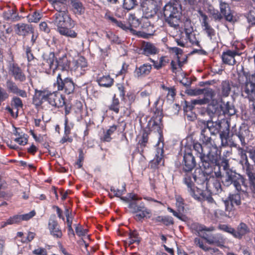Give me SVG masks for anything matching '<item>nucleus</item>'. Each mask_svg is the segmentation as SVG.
Masks as SVG:
<instances>
[{"instance_id": "obj_1", "label": "nucleus", "mask_w": 255, "mask_h": 255, "mask_svg": "<svg viewBox=\"0 0 255 255\" xmlns=\"http://www.w3.org/2000/svg\"><path fill=\"white\" fill-rule=\"evenodd\" d=\"M51 23L56 26L57 31L61 34L71 38H76L77 33L73 30L66 27L68 24L69 27H73L75 22L71 19L68 11H62L55 13L51 18Z\"/></svg>"}, {"instance_id": "obj_2", "label": "nucleus", "mask_w": 255, "mask_h": 255, "mask_svg": "<svg viewBox=\"0 0 255 255\" xmlns=\"http://www.w3.org/2000/svg\"><path fill=\"white\" fill-rule=\"evenodd\" d=\"M201 139L204 145L215 144L210 135H216L221 129V122L219 120L213 122L212 119L200 121Z\"/></svg>"}, {"instance_id": "obj_3", "label": "nucleus", "mask_w": 255, "mask_h": 255, "mask_svg": "<svg viewBox=\"0 0 255 255\" xmlns=\"http://www.w3.org/2000/svg\"><path fill=\"white\" fill-rule=\"evenodd\" d=\"M181 8L177 2H169L163 7V13L165 21L175 29L179 28L181 16Z\"/></svg>"}, {"instance_id": "obj_4", "label": "nucleus", "mask_w": 255, "mask_h": 255, "mask_svg": "<svg viewBox=\"0 0 255 255\" xmlns=\"http://www.w3.org/2000/svg\"><path fill=\"white\" fill-rule=\"evenodd\" d=\"M42 65L46 71L52 70L54 72L58 68L62 71L67 70L69 68V63L66 55L56 59L54 53L50 52L43 55Z\"/></svg>"}, {"instance_id": "obj_5", "label": "nucleus", "mask_w": 255, "mask_h": 255, "mask_svg": "<svg viewBox=\"0 0 255 255\" xmlns=\"http://www.w3.org/2000/svg\"><path fill=\"white\" fill-rule=\"evenodd\" d=\"M209 148L207 154L204 153L199 157L200 159L201 165L206 173L209 174L212 172L214 166L217 164L220 158V153H218V149L216 144L205 145Z\"/></svg>"}, {"instance_id": "obj_6", "label": "nucleus", "mask_w": 255, "mask_h": 255, "mask_svg": "<svg viewBox=\"0 0 255 255\" xmlns=\"http://www.w3.org/2000/svg\"><path fill=\"white\" fill-rule=\"evenodd\" d=\"M216 176L218 177L221 176V173H217ZM222 182L224 185L229 186L231 184H233L238 191L241 190V184H243L245 182V179L241 175L232 170H227L222 176Z\"/></svg>"}, {"instance_id": "obj_7", "label": "nucleus", "mask_w": 255, "mask_h": 255, "mask_svg": "<svg viewBox=\"0 0 255 255\" xmlns=\"http://www.w3.org/2000/svg\"><path fill=\"white\" fill-rule=\"evenodd\" d=\"M143 16L141 20L153 18L157 14L158 6L157 2L154 0H144L141 4Z\"/></svg>"}, {"instance_id": "obj_8", "label": "nucleus", "mask_w": 255, "mask_h": 255, "mask_svg": "<svg viewBox=\"0 0 255 255\" xmlns=\"http://www.w3.org/2000/svg\"><path fill=\"white\" fill-rule=\"evenodd\" d=\"M54 86H57L58 91H64L68 95L73 93L75 90V84L72 79L68 77L62 79L60 74L57 75Z\"/></svg>"}, {"instance_id": "obj_9", "label": "nucleus", "mask_w": 255, "mask_h": 255, "mask_svg": "<svg viewBox=\"0 0 255 255\" xmlns=\"http://www.w3.org/2000/svg\"><path fill=\"white\" fill-rule=\"evenodd\" d=\"M9 74L14 79L19 82H24L26 80V76L23 70L19 65L12 61L9 62L8 65Z\"/></svg>"}, {"instance_id": "obj_10", "label": "nucleus", "mask_w": 255, "mask_h": 255, "mask_svg": "<svg viewBox=\"0 0 255 255\" xmlns=\"http://www.w3.org/2000/svg\"><path fill=\"white\" fill-rule=\"evenodd\" d=\"M44 94H45L44 101H47L52 106L60 107L65 104L64 98L62 96L58 97L56 92L44 90Z\"/></svg>"}, {"instance_id": "obj_11", "label": "nucleus", "mask_w": 255, "mask_h": 255, "mask_svg": "<svg viewBox=\"0 0 255 255\" xmlns=\"http://www.w3.org/2000/svg\"><path fill=\"white\" fill-rule=\"evenodd\" d=\"M128 20V25L130 28H129V31L132 33H134L135 31L133 28H137L140 27H143V28H146L151 25L150 22L146 21V20H144V22L142 20V22L145 23V24H143V25H141V21H140L139 19L137 18L135 14L133 13H130L129 14Z\"/></svg>"}, {"instance_id": "obj_12", "label": "nucleus", "mask_w": 255, "mask_h": 255, "mask_svg": "<svg viewBox=\"0 0 255 255\" xmlns=\"http://www.w3.org/2000/svg\"><path fill=\"white\" fill-rule=\"evenodd\" d=\"M48 229L50 234L54 238H61L62 232L60 228L55 215L50 217L48 222Z\"/></svg>"}, {"instance_id": "obj_13", "label": "nucleus", "mask_w": 255, "mask_h": 255, "mask_svg": "<svg viewBox=\"0 0 255 255\" xmlns=\"http://www.w3.org/2000/svg\"><path fill=\"white\" fill-rule=\"evenodd\" d=\"M159 140L157 145L160 146V141L161 142V147H159L157 148L156 153L155 154V156L154 158L150 162L151 166L152 168H156L157 165L160 164L161 163L163 164L162 162L163 160V143L162 140V136L161 134V133H159Z\"/></svg>"}, {"instance_id": "obj_14", "label": "nucleus", "mask_w": 255, "mask_h": 255, "mask_svg": "<svg viewBox=\"0 0 255 255\" xmlns=\"http://www.w3.org/2000/svg\"><path fill=\"white\" fill-rule=\"evenodd\" d=\"M196 165L194 156L191 152H186L183 156V170L185 172L191 171Z\"/></svg>"}, {"instance_id": "obj_15", "label": "nucleus", "mask_w": 255, "mask_h": 255, "mask_svg": "<svg viewBox=\"0 0 255 255\" xmlns=\"http://www.w3.org/2000/svg\"><path fill=\"white\" fill-rule=\"evenodd\" d=\"M207 112L212 119L216 117L218 118L222 113L221 105H219L217 101L213 100V101L208 105Z\"/></svg>"}, {"instance_id": "obj_16", "label": "nucleus", "mask_w": 255, "mask_h": 255, "mask_svg": "<svg viewBox=\"0 0 255 255\" xmlns=\"http://www.w3.org/2000/svg\"><path fill=\"white\" fill-rule=\"evenodd\" d=\"M72 64L73 66L72 69L76 73L77 75L84 74L87 67V63L85 58L80 57L77 60L73 61Z\"/></svg>"}, {"instance_id": "obj_17", "label": "nucleus", "mask_w": 255, "mask_h": 255, "mask_svg": "<svg viewBox=\"0 0 255 255\" xmlns=\"http://www.w3.org/2000/svg\"><path fill=\"white\" fill-rule=\"evenodd\" d=\"M15 33L18 35L25 36L33 33V28L31 24L20 23L14 25Z\"/></svg>"}, {"instance_id": "obj_18", "label": "nucleus", "mask_w": 255, "mask_h": 255, "mask_svg": "<svg viewBox=\"0 0 255 255\" xmlns=\"http://www.w3.org/2000/svg\"><path fill=\"white\" fill-rule=\"evenodd\" d=\"M236 51L227 50L223 52L222 54V59L224 63L230 65H234L236 64V61L235 60V56L236 55H240Z\"/></svg>"}, {"instance_id": "obj_19", "label": "nucleus", "mask_w": 255, "mask_h": 255, "mask_svg": "<svg viewBox=\"0 0 255 255\" xmlns=\"http://www.w3.org/2000/svg\"><path fill=\"white\" fill-rule=\"evenodd\" d=\"M206 242L210 245H215L218 247L223 246L224 240L221 234L211 235L208 237H204Z\"/></svg>"}, {"instance_id": "obj_20", "label": "nucleus", "mask_w": 255, "mask_h": 255, "mask_svg": "<svg viewBox=\"0 0 255 255\" xmlns=\"http://www.w3.org/2000/svg\"><path fill=\"white\" fill-rule=\"evenodd\" d=\"M152 66L149 64H143L134 70V75L137 78L144 77L148 75L151 71Z\"/></svg>"}, {"instance_id": "obj_21", "label": "nucleus", "mask_w": 255, "mask_h": 255, "mask_svg": "<svg viewBox=\"0 0 255 255\" xmlns=\"http://www.w3.org/2000/svg\"><path fill=\"white\" fill-rule=\"evenodd\" d=\"M220 8L221 13L224 16L226 19L229 21L233 20V15L231 13L228 4L222 0H220Z\"/></svg>"}, {"instance_id": "obj_22", "label": "nucleus", "mask_w": 255, "mask_h": 255, "mask_svg": "<svg viewBox=\"0 0 255 255\" xmlns=\"http://www.w3.org/2000/svg\"><path fill=\"white\" fill-rule=\"evenodd\" d=\"M142 53L145 55L155 54L158 50L154 45L151 43L143 42L141 46Z\"/></svg>"}, {"instance_id": "obj_23", "label": "nucleus", "mask_w": 255, "mask_h": 255, "mask_svg": "<svg viewBox=\"0 0 255 255\" xmlns=\"http://www.w3.org/2000/svg\"><path fill=\"white\" fill-rule=\"evenodd\" d=\"M221 108L222 114L225 115L233 116L236 113L234 105L230 102H222Z\"/></svg>"}, {"instance_id": "obj_24", "label": "nucleus", "mask_w": 255, "mask_h": 255, "mask_svg": "<svg viewBox=\"0 0 255 255\" xmlns=\"http://www.w3.org/2000/svg\"><path fill=\"white\" fill-rule=\"evenodd\" d=\"M45 97L44 90H35V94L32 99V103L36 108H38L44 102Z\"/></svg>"}, {"instance_id": "obj_25", "label": "nucleus", "mask_w": 255, "mask_h": 255, "mask_svg": "<svg viewBox=\"0 0 255 255\" xmlns=\"http://www.w3.org/2000/svg\"><path fill=\"white\" fill-rule=\"evenodd\" d=\"M249 232L250 229L247 225L244 223H241L238 225L237 230L234 229V237L236 238L241 239L243 236L246 235Z\"/></svg>"}, {"instance_id": "obj_26", "label": "nucleus", "mask_w": 255, "mask_h": 255, "mask_svg": "<svg viewBox=\"0 0 255 255\" xmlns=\"http://www.w3.org/2000/svg\"><path fill=\"white\" fill-rule=\"evenodd\" d=\"M201 16L203 18V21L202 25L203 27V30L205 31L208 36L212 39V36L215 34V30L207 22V16L204 14H202Z\"/></svg>"}, {"instance_id": "obj_27", "label": "nucleus", "mask_w": 255, "mask_h": 255, "mask_svg": "<svg viewBox=\"0 0 255 255\" xmlns=\"http://www.w3.org/2000/svg\"><path fill=\"white\" fill-rule=\"evenodd\" d=\"M236 135L240 139L242 145L246 144L245 139L249 137L250 131L246 126L240 127L239 130L236 133Z\"/></svg>"}, {"instance_id": "obj_28", "label": "nucleus", "mask_w": 255, "mask_h": 255, "mask_svg": "<svg viewBox=\"0 0 255 255\" xmlns=\"http://www.w3.org/2000/svg\"><path fill=\"white\" fill-rule=\"evenodd\" d=\"M188 192L191 196L198 201H202L205 198L204 197L205 194L204 191L197 187H193V188H189V189H188Z\"/></svg>"}, {"instance_id": "obj_29", "label": "nucleus", "mask_w": 255, "mask_h": 255, "mask_svg": "<svg viewBox=\"0 0 255 255\" xmlns=\"http://www.w3.org/2000/svg\"><path fill=\"white\" fill-rule=\"evenodd\" d=\"M128 207L131 210V212L134 213L143 211V210L146 209L144 203L139 200L130 202L129 203Z\"/></svg>"}, {"instance_id": "obj_30", "label": "nucleus", "mask_w": 255, "mask_h": 255, "mask_svg": "<svg viewBox=\"0 0 255 255\" xmlns=\"http://www.w3.org/2000/svg\"><path fill=\"white\" fill-rule=\"evenodd\" d=\"M69 2L75 14H82L84 12L83 4L79 0H69Z\"/></svg>"}, {"instance_id": "obj_31", "label": "nucleus", "mask_w": 255, "mask_h": 255, "mask_svg": "<svg viewBox=\"0 0 255 255\" xmlns=\"http://www.w3.org/2000/svg\"><path fill=\"white\" fill-rule=\"evenodd\" d=\"M243 94L245 98L249 99L250 101V106L255 112V92L254 93L248 92L246 90L245 86H242Z\"/></svg>"}, {"instance_id": "obj_32", "label": "nucleus", "mask_w": 255, "mask_h": 255, "mask_svg": "<svg viewBox=\"0 0 255 255\" xmlns=\"http://www.w3.org/2000/svg\"><path fill=\"white\" fill-rule=\"evenodd\" d=\"M113 79L109 75L103 76L98 79L97 82L100 86L110 87L113 84Z\"/></svg>"}, {"instance_id": "obj_33", "label": "nucleus", "mask_w": 255, "mask_h": 255, "mask_svg": "<svg viewBox=\"0 0 255 255\" xmlns=\"http://www.w3.org/2000/svg\"><path fill=\"white\" fill-rule=\"evenodd\" d=\"M231 90V86L229 81H223L221 85L220 93L223 97L229 95Z\"/></svg>"}, {"instance_id": "obj_34", "label": "nucleus", "mask_w": 255, "mask_h": 255, "mask_svg": "<svg viewBox=\"0 0 255 255\" xmlns=\"http://www.w3.org/2000/svg\"><path fill=\"white\" fill-rule=\"evenodd\" d=\"M155 223L162 222L166 226L173 224V218L169 216H158L152 219Z\"/></svg>"}, {"instance_id": "obj_35", "label": "nucleus", "mask_w": 255, "mask_h": 255, "mask_svg": "<svg viewBox=\"0 0 255 255\" xmlns=\"http://www.w3.org/2000/svg\"><path fill=\"white\" fill-rule=\"evenodd\" d=\"M4 18L6 20L11 19L12 21H17L19 19V16L16 14L14 9H8L3 12Z\"/></svg>"}, {"instance_id": "obj_36", "label": "nucleus", "mask_w": 255, "mask_h": 255, "mask_svg": "<svg viewBox=\"0 0 255 255\" xmlns=\"http://www.w3.org/2000/svg\"><path fill=\"white\" fill-rule=\"evenodd\" d=\"M139 242L138 234L136 231H133L128 234V238L126 241V244L130 245L133 243L138 244Z\"/></svg>"}, {"instance_id": "obj_37", "label": "nucleus", "mask_w": 255, "mask_h": 255, "mask_svg": "<svg viewBox=\"0 0 255 255\" xmlns=\"http://www.w3.org/2000/svg\"><path fill=\"white\" fill-rule=\"evenodd\" d=\"M225 206V215L229 218H231L234 216V209L233 205L230 203L229 201H224Z\"/></svg>"}, {"instance_id": "obj_38", "label": "nucleus", "mask_w": 255, "mask_h": 255, "mask_svg": "<svg viewBox=\"0 0 255 255\" xmlns=\"http://www.w3.org/2000/svg\"><path fill=\"white\" fill-rule=\"evenodd\" d=\"M158 103V101H156L154 103V105L155 107H156ZM154 113H155V115H156V117L153 118L154 120H153V126H158V128H159V126L160 123H161V111H160V109L159 108H157L156 107H155V110L154 111Z\"/></svg>"}, {"instance_id": "obj_39", "label": "nucleus", "mask_w": 255, "mask_h": 255, "mask_svg": "<svg viewBox=\"0 0 255 255\" xmlns=\"http://www.w3.org/2000/svg\"><path fill=\"white\" fill-rule=\"evenodd\" d=\"M20 222V218L19 215H15L13 217H10L5 222H2L0 223V227L4 228L8 225H12L13 224L18 223Z\"/></svg>"}, {"instance_id": "obj_40", "label": "nucleus", "mask_w": 255, "mask_h": 255, "mask_svg": "<svg viewBox=\"0 0 255 255\" xmlns=\"http://www.w3.org/2000/svg\"><path fill=\"white\" fill-rule=\"evenodd\" d=\"M215 96V93L214 91L211 89H205L204 93V100L206 101V103L208 104L212 100H214L213 98Z\"/></svg>"}, {"instance_id": "obj_41", "label": "nucleus", "mask_w": 255, "mask_h": 255, "mask_svg": "<svg viewBox=\"0 0 255 255\" xmlns=\"http://www.w3.org/2000/svg\"><path fill=\"white\" fill-rule=\"evenodd\" d=\"M5 87L9 92L15 94L18 89L16 83L11 79H8L5 83Z\"/></svg>"}, {"instance_id": "obj_42", "label": "nucleus", "mask_w": 255, "mask_h": 255, "mask_svg": "<svg viewBox=\"0 0 255 255\" xmlns=\"http://www.w3.org/2000/svg\"><path fill=\"white\" fill-rule=\"evenodd\" d=\"M230 203L233 205H240L241 204L240 195L238 193L230 194L228 197Z\"/></svg>"}, {"instance_id": "obj_43", "label": "nucleus", "mask_w": 255, "mask_h": 255, "mask_svg": "<svg viewBox=\"0 0 255 255\" xmlns=\"http://www.w3.org/2000/svg\"><path fill=\"white\" fill-rule=\"evenodd\" d=\"M244 168L245 169L246 173L247 174L249 179H251L255 175L253 172V166L250 164L248 159L244 161Z\"/></svg>"}, {"instance_id": "obj_44", "label": "nucleus", "mask_w": 255, "mask_h": 255, "mask_svg": "<svg viewBox=\"0 0 255 255\" xmlns=\"http://www.w3.org/2000/svg\"><path fill=\"white\" fill-rule=\"evenodd\" d=\"M205 104H207L206 103V101L204 100L203 98L195 99L191 100V105H187L186 108L187 109V110L188 109L189 110H192L194 108V106L196 105H203Z\"/></svg>"}, {"instance_id": "obj_45", "label": "nucleus", "mask_w": 255, "mask_h": 255, "mask_svg": "<svg viewBox=\"0 0 255 255\" xmlns=\"http://www.w3.org/2000/svg\"><path fill=\"white\" fill-rule=\"evenodd\" d=\"M137 5V0H124L123 6L126 9H132Z\"/></svg>"}, {"instance_id": "obj_46", "label": "nucleus", "mask_w": 255, "mask_h": 255, "mask_svg": "<svg viewBox=\"0 0 255 255\" xmlns=\"http://www.w3.org/2000/svg\"><path fill=\"white\" fill-rule=\"evenodd\" d=\"M117 129V126L113 125L111 126L109 129L107 130L106 133L105 134L103 140L105 141H110L111 140V135L113 134Z\"/></svg>"}, {"instance_id": "obj_47", "label": "nucleus", "mask_w": 255, "mask_h": 255, "mask_svg": "<svg viewBox=\"0 0 255 255\" xmlns=\"http://www.w3.org/2000/svg\"><path fill=\"white\" fill-rule=\"evenodd\" d=\"M184 30L186 34H191V32H194L193 27L191 21L186 19L184 22Z\"/></svg>"}, {"instance_id": "obj_48", "label": "nucleus", "mask_w": 255, "mask_h": 255, "mask_svg": "<svg viewBox=\"0 0 255 255\" xmlns=\"http://www.w3.org/2000/svg\"><path fill=\"white\" fill-rule=\"evenodd\" d=\"M126 185L125 184L123 186V189L120 190L116 189L114 187H111V191L114 193V196L120 197L123 194L125 193L126 191ZM111 198H112L113 196L110 195Z\"/></svg>"}, {"instance_id": "obj_49", "label": "nucleus", "mask_w": 255, "mask_h": 255, "mask_svg": "<svg viewBox=\"0 0 255 255\" xmlns=\"http://www.w3.org/2000/svg\"><path fill=\"white\" fill-rule=\"evenodd\" d=\"M170 50L171 52H172L173 53H174L176 55L177 61L178 62V65L179 66H181L182 65H181V62H180V55H182V53H183L182 50L179 48H178L176 47H174L171 48Z\"/></svg>"}, {"instance_id": "obj_50", "label": "nucleus", "mask_w": 255, "mask_h": 255, "mask_svg": "<svg viewBox=\"0 0 255 255\" xmlns=\"http://www.w3.org/2000/svg\"><path fill=\"white\" fill-rule=\"evenodd\" d=\"M119 101L117 98H115V96L113 98V103L110 107V109L118 113L119 112Z\"/></svg>"}, {"instance_id": "obj_51", "label": "nucleus", "mask_w": 255, "mask_h": 255, "mask_svg": "<svg viewBox=\"0 0 255 255\" xmlns=\"http://www.w3.org/2000/svg\"><path fill=\"white\" fill-rule=\"evenodd\" d=\"M186 38L193 45H199V42L196 37V35L194 32H191V34H186Z\"/></svg>"}, {"instance_id": "obj_52", "label": "nucleus", "mask_w": 255, "mask_h": 255, "mask_svg": "<svg viewBox=\"0 0 255 255\" xmlns=\"http://www.w3.org/2000/svg\"><path fill=\"white\" fill-rule=\"evenodd\" d=\"M54 8L57 11V12H60L62 11H67L66 9V4L65 2L63 3H55L52 5Z\"/></svg>"}, {"instance_id": "obj_53", "label": "nucleus", "mask_w": 255, "mask_h": 255, "mask_svg": "<svg viewBox=\"0 0 255 255\" xmlns=\"http://www.w3.org/2000/svg\"><path fill=\"white\" fill-rule=\"evenodd\" d=\"M11 105L15 107L16 109L22 108L23 104L21 100L17 97H14L11 101Z\"/></svg>"}, {"instance_id": "obj_54", "label": "nucleus", "mask_w": 255, "mask_h": 255, "mask_svg": "<svg viewBox=\"0 0 255 255\" xmlns=\"http://www.w3.org/2000/svg\"><path fill=\"white\" fill-rule=\"evenodd\" d=\"M192 226L194 229H195L197 231H206L207 232H212L214 230V228L213 227L207 228L206 227L203 226L201 225H199L197 224H194Z\"/></svg>"}, {"instance_id": "obj_55", "label": "nucleus", "mask_w": 255, "mask_h": 255, "mask_svg": "<svg viewBox=\"0 0 255 255\" xmlns=\"http://www.w3.org/2000/svg\"><path fill=\"white\" fill-rule=\"evenodd\" d=\"M139 212V213L136 214L134 216L135 219L137 221L141 220L145 217H146V215L149 214L150 213V211L147 209Z\"/></svg>"}, {"instance_id": "obj_56", "label": "nucleus", "mask_w": 255, "mask_h": 255, "mask_svg": "<svg viewBox=\"0 0 255 255\" xmlns=\"http://www.w3.org/2000/svg\"><path fill=\"white\" fill-rule=\"evenodd\" d=\"M41 15L39 12H34L29 17L28 21L30 22H37L40 19Z\"/></svg>"}, {"instance_id": "obj_57", "label": "nucleus", "mask_w": 255, "mask_h": 255, "mask_svg": "<svg viewBox=\"0 0 255 255\" xmlns=\"http://www.w3.org/2000/svg\"><path fill=\"white\" fill-rule=\"evenodd\" d=\"M194 243L196 245L198 246L199 248L205 251H208L210 250H212L211 248L205 246L203 242L201 241L199 238H195L194 240Z\"/></svg>"}, {"instance_id": "obj_58", "label": "nucleus", "mask_w": 255, "mask_h": 255, "mask_svg": "<svg viewBox=\"0 0 255 255\" xmlns=\"http://www.w3.org/2000/svg\"><path fill=\"white\" fill-rule=\"evenodd\" d=\"M219 228L220 230H221L224 232H227V233H229L232 234L234 236V229L232 228L231 227H230L227 225L223 224V225H220L219 226Z\"/></svg>"}, {"instance_id": "obj_59", "label": "nucleus", "mask_w": 255, "mask_h": 255, "mask_svg": "<svg viewBox=\"0 0 255 255\" xmlns=\"http://www.w3.org/2000/svg\"><path fill=\"white\" fill-rule=\"evenodd\" d=\"M193 148L194 150L197 152L198 157H199L201 154H203L205 153L204 152L202 145L199 143H195L194 144Z\"/></svg>"}, {"instance_id": "obj_60", "label": "nucleus", "mask_w": 255, "mask_h": 255, "mask_svg": "<svg viewBox=\"0 0 255 255\" xmlns=\"http://www.w3.org/2000/svg\"><path fill=\"white\" fill-rule=\"evenodd\" d=\"M184 183L187 186V190L189 189V188H193L194 187L193 184V182L191 180V176L190 175H186L184 178Z\"/></svg>"}, {"instance_id": "obj_61", "label": "nucleus", "mask_w": 255, "mask_h": 255, "mask_svg": "<svg viewBox=\"0 0 255 255\" xmlns=\"http://www.w3.org/2000/svg\"><path fill=\"white\" fill-rule=\"evenodd\" d=\"M8 97V94L5 90L0 87V106L1 102L5 101Z\"/></svg>"}, {"instance_id": "obj_62", "label": "nucleus", "mask_w": 255, "mask_h": 255, "mask_svg": "<svg viewBox=\"0 0 255 255\" xmlns=\"http://www.w3.org/2000/svg\"><path fill=\"white\" fill-rule=\"evenodd\" d=\"M35 215L34 211H32L27 214H25L22 215H19L20 218V221L22 220L27 221L33 217Z\"/></svg>"}, {"instance_id": "obj_63", "label": "nucleus", "mask_w": 255, "mask_h": 255, "mask_svg": "<svg viewBox=\"0 0 255 255\" xmlns=\"http://www.w3.org/2000/svg\"><path fill=\"white\" fill-rule=\"evenodd\" d=\"M248 21L251 24H255V12L251 11L248 14L247 16Z\"/></svg>"}, {"instance_id": "obj_64", "label": "nucleus", "mask_w": 255, "mask_h": 255, "mask_svg": "<svg viewBox=\"0 0 255 255\" xmlns=\"http://www.w3.org/2000/svg\"><path fill=\"white\" fill-rule=\"evenodd\" d=\"M75 226V232L77 235L79 236H82L86 234V230L83 229L79 224H76Z\"/></svg>"}]
</instances>
